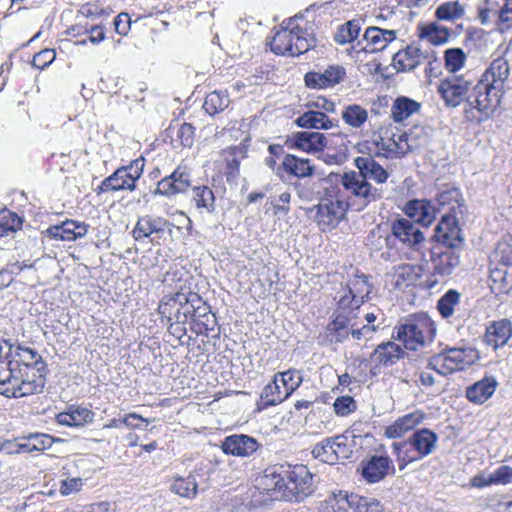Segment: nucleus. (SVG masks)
<instances>
[{
	"label": "nucleus",
	"instance_id": "2eb2a0df",
	"mask_svg": "<svg viewBox=\"0 0 512 512\" xmlns=\"http://www.w3.org/2000/svg\"><path fill=\"white\" fill-rule=\"evenodd\" d=\"M394 473L393 461L386 455H374L361 465V474L368 483L380 482Z\"/></svg>",
	"mask_w": 512,
	"mask_h": 512
},
{
	"label": "nucleus",
	"instance_id": "5fc2aeb1",
	"mask_svg": "<svg viewBox=\"0 0 512 512\" xmlns=\"http://www.w3.org/2000/svg\"><path fill=\"white\" fill-rule=\"evenodd\" d=\"M460 200L463 201L462 194H461V191L459 190V188H456V187L447 188V189L441 191L440 193H438V195H437V202L440 207L448 206L452 203H455V204H457V209H459V212L463 213V211H462L463 204L460 203ZM450 212H453L454 213L453 215H455L456 207L452 206L450 208Z\"/></svg>",
	"mask_w": 512,
	"mask_h": 512
},
{
	"label": "nucleus",
	"instance_id": "864d4df0",
	"mask_svg": "<svg viewBox=\"0 0 512 512\" xmlns=\"http://www.w3.org/2000/svg\"><path fill=\"white\" fill-rule=\"evenodd\" d=\"M276 375L281 383V387L284 388L285 395L288 396H290L303 381L301 372L296 369L278 372Z\"/></svg>",
	"mask_w": 512,
	"mask_h": 512
},
{
	"label": "nucleus",
	"instance_id": "13d9d810",
	"mask_svg": "<svg viewBox=\"0 0 512 512\" xmlns=\"http://www.w3.org/2000/svg\"><path fill=\"white\" fill-rule=\"evenodd\" d=\"M190 303H193L190 310V320L195 324L200 321L202 318L206 317V314L211 313L210 306L202 299V297L195 293L190 292Z\"/></svg>",
	"mask_w": 512,
	"mask_h": 512
},
{
	"label": "nucleus",
	"instance_id": "bf43d9fd",
	"mask_svg": "<svg viewBox=\"0 0 512 512\" xmlns=\"http://www.w3.org/2000/svg\"><path fill=\"white\" fill-rule=\"evenodd\" d=\"M444 59L447 69L456 72L463 67L466 55L461 48H450L445 51Z\"/></svg>",
	"mask_w": 512,
	"mask_h": 512
},
{
	"label": "nucleus",
	"instance_id": "1a4fd4ad",
	"mask_svg": "<svg viewBox=\"0 0 512 512\" xmlns=\"http://www.w3.org/2000/svg\"><path fill=\"white\" fill-rule=\"evenodd\" d=\"M471 86L472 82L464 76L452 75L440 81L438 93L448 107L455 108L466 101L470 110H473L469 101L473 89Z\"/></svg>",
	"mask_w": 512,
	"mask_h": 512
},
{
	"label": "nucleus",
	"instance_id": "aec40b11",
	"mask_svg": "<svg viewBox=\"0 0 512 512\" xmlns=\"http://www.w3.org/2000/svg\"><path fill=\"white\" fill-rule=\"evenodd\" d=\"M439 251H432L431 262L434 273L442 277L449 276L460 264L458 248H444Z\"/></svg>",
	"mask_w": 512,
	"mask_h": 512
},
{
	"label": "nucleus",
	"instance_id": "9d476101",
	"mask_svg": "<svg viewBox=\"0 0 512 512\" xmlns=\"http://www.w3.org/2000/svg\"><path fill=\"white\" fill-rule=\"evenodd\" d=\"M190 292H177L171 295H165L159 305L158 313L162 319L167 321H175L177 323H188L190 320Z\"/></svg>",
	"mask_w": 512,
	"mask_h": 512
},
{
	"label": "nucleus",
	"instance_id": "c03bdc74",
	"mask_svg": "<svg viewBox=\"0 0 512 512\" xmlns=\"http://www.w3.org/2000/svg\"><path fill=\"white\" fill-rule=\"evenodd\" d=\"M229 104L230 99L226 91H213L206 96L203 109L213 116L224 111Z\"/></svg>",
	"mask_w": 512,
	"mask_h": 512
},
{
	"label": "nucleus",
	"instance_id": "4c0bfd02",
	"mask_svg": "<svg viewBox=\"0 0 512 512\" xmlns=\"http://www.w3.org/2000/svg\"><path fill=\"white\" fill-rule=\"evenodd\" d=\"M491 289L497 295H508L512 290V272L507 264L496 266L490 271Z\"/></svg>",
	"mask_w": 512,
	"mask_h": 512
},
{
	"label": "nucleus",
	"instance_id": "bb28decb",
	"mask_svg": "<svg viewBox=\"0 0 512 512\" xmlns=\"http://www.w3.org/2000/svg\"><path fill=\"white\" fill-rule=\"evenodd\" d=\"M364 39L367 42L366 46L363 48L365 51H381L385 49L390 42L396 39V31L371 26L366 29Z\"/></svg>",
	"mask_w": 512,
	"mask_h": 512
},
{
	"label": "nucleus",
	"instance_id": "a19ab883",
	"mask_svg": "<svg viewBox=\"0 0 512 512\" xmlns=\"http://www.w3.org/2000/svg\"><path fill=\"white\" fill-rule=\"evenodd\" d=\"M288 397V395H285L284 388L281 387V383L276 374L273 380L263 388L260 395L264 407L278 405Z\"/></svg>",
	"mask_w": 512,
	"mask_h": 512
},
{
	"label": "nucleus",
	"instance_id": "774afa93",
	"mask_svg": "<svg viewBox=\"0 0 512 512\" xmlns=\"http://www.w3.org/2000/svg\"><path fill=\"white\" fill-rule=\"evenodd\" d=\"M333 407L334 412L343 417L356 410V402L351 396H341L336 398Z\"/></svg>",
	"mask_w": 512,
	"mask_h": 512
},
{
	"label": "nucleus",
	"instance_id": "c9c22d12",
	"mask_svg": "<svg viewBox=\"0 0 512 512\" xmlns=\"http://www.w3.org/2000/svg\"><path fill=\"white\" fill-rule=\"evenodd\" d=\"M399 140L405 147V153L426 147L430 142L429 129L423 126H414L408 133L399 135Z\"/></svg>",
	"mask_w": 512,
	"mask_h": 512
},
{
	"label": "nucleus",
	"instance_id": "603ef678",
	"mask_svg": "<svg viewBox=\"0 0 512 512\" xmlns=\"http://www.w3.org/2000/svg\"><path fill=\"white\" fill-rule=\"evenodd\" d=\"M450 36L446 27L431 23L424 27L421 32V38L426 39L433 45H441L448 41Z\"/></svg>",
	"mask_w": 512,
	"mask_h": 512
},
{
	"label": "nucleus",
	"instance_id": "e2e57ef3",
	"mask_svg": "<svg viewBox=\"0 0 512 512\" xmlns=\"http://www.w3.org/2000/svg\"><path fill=\"white\" fill-rule=\"evenodd\" d=\"M512 29V0H505L502 6H499V20L497 30L506 32Z\"/></svg>",
	"mask_w": 512,
	"mask_h": 512
},
{
	"label": "nucleus",
	"instance_id": "f704fd0d",
	"mask_svg": "<svg viewBox=\"0 0 512 512\" xmlns=\"http://www.w3.org/2000/svg\"><path fill=\"white\" fill-rule=\"evenodd\" d=\"M295 124L304 129H323L328 130L334 126V123L323 111L308 110L301 114Z\"/></svg>",
	"mask_w": 512,
	"mask_h": 512
},
{
	"label": "nucleus",
	"instance_id": "423d86ee",
	"mask_svg": "<svg viewBox=\"0 0 512 512\" xmlns=\"http://www.w3.org/2000/svg\"><path fill=\"white\" fill-rule=\"evenodd\" d=\"M323 512H382L380 502L373 498L348 494L344 491L333 493L322 504Z\"/></svg>",
	"mask_w": 512,
	"mask_h": 512
},
{
	"label": "nucleus",
	"instance_id": "49530a36",
	"mask_svg": "<svg viewBox=\"0 0 512 512\" xmlns=\"http://www.w3.org/2000/svg\"><path fill=\"white\" fill-rule=\"evenodd\" d=\"M343 121L353 128H360L368 119V112L365 108L358 104L346 106L342 111Z\"/></svg>",
	"mask_w": 512,
	"mask_h": 512
},
{
	"label": "nucleus",
	"instance_id": "4468645a",
	"mask_svg": "<svg viewBox=\"0 0 512 512\" xmlns=\"http://www.w3.org/2000/svg\"><path fill=\"white\" fill-rule=\"evenodd\" d=\"M170 227H173V224L163 217L145 215L140 217L136 222V225L132 230V235L136 241H140L155 234L156 237L151 239V242H154L156 238H161V235L165 233L166 228ZM169 231L171 232V229H169Z\"/></svg>",
	"mask_w": 512,
	"mask_h": 512
},
{
	"label": "nucleus",
	"instance_id": "79ce46f5",
	"mask_svg": "<svg viewBox=\"0 0 512 512\" xmlns=\"http://www.w3.org/2000/svg\"><path fill=\"white\" fill-rule=\"evenodd\" d=\"M423 269L419 265L402 264L395 268L394 278L397 287L410 286L421 277Z\"/></svg>",
	"mask_w": 512,
	"mask_h": 512
},
{
	"label": "nucleus",
	"instance_id": "0eeeda50",
	"mask_svg": "<svg viewBox=\"0 0 512 512\" xmlns=\"http://www.w3.org/2000/svg\"><path fill=\"white\" fill-rule=\"evenodd\" d=\"M317 213L316 222L325 230L326 228H335L345 217L349 208L348 201L342 196L340 191H331L326 197L315 206Z\"/></svg>",
	"mask_w": 512,
	"mask_h": 512
},
{
	"label": "nucleus",
	"instance_id": "680f3d73",
	"mask_svg": "<svg viewBox=\"0 0 512 512\" xmlns=\"http://www.w3.org/2000/svg\"><path fill=\"white\" fill-rule=\"evenodd\" d=\"M68 412L71 416L74 427L83 426L86 423H91L94 420V412L84 407H70Z\"/></svg>",
	"mask_w": 512,
	"mask_h": 512
},
{
	"label": "nucleus",
	"instance_id": "6e6552de",
	"mask_svg": "<svg viewBox=\"0 0 512 512\" xmlns=\"http://www.w3.org/2000/svg\"><path fill=\"white\" fill-rule=\"evenodd\" d=\"M340 184L349 196L359 199L364 208L370 203L382 199L384 196L382 188L371 185L355 171L345 172L341 176Z\"/></svg>",
	"mask_w": 512,
	"mask_h": 512
},
{
	"label": "nucleus",
	"instance_id": "473e14b6",
	"mask_svg": "<svg viewBox=\"0 0 512 512\" xmlns=\"http://www.w3.org/2000/svg\"><path fill=\"white\" fill-rule=\"evenodd\" d=\"M126 170L122 167L117 168L110 176L102 180L101 184L95 189L96 193L102 194L110 191L129 190L134 191L136 185L130 183L125 177Z\"/></svg>",
	"mask_w": 512,
	"mask_h": 512
},
{
	"label": "nucleus",
	"instance_id": "c756f323",
	"mask_svg": "<svg viewBox=\"0 0 512 512\" xmlns=\"http://www.w3.org/2000/svg\"><path fill=\"white\" fill-rule=\"evenodd\" d=\"M221 155L226 164L227 181L235 180L239 176L240 163L247 156L246 146L240 144L228 147L222 150Z\"/></svg>",
	"mask_w": 512,
	"mask_h": 512
},
{
	"label": "nucleus",
	"instance_id": "7ed1b4c3",
	"mask_svg": "<svg viewBox=\"0 0 512 512\" xmlns=\"http://www.w3.org/2000/svg\"><path fill=\"white\" fill-rule=\"evenodd\" d=\"M313 25L303 16L288 19L287 25L275 33L270 49L277 55L299 56L316 46Z\"/></svg>",
	"mask_w": 512,
	"mask_h": 512
},
{
	"label": "nucleus",
	"instance_id": "de8ad7c7",
	"mask_svg": "<svg viewBox=\"0 0 512 512\" xmlns=\"http://www.w3.org/2000/svg\"><path fill=\"white\" fill-rule=\"evenodd\" d=\"M464 6L459 1H448L439 5L435 11L438 20L454 21L463 17Z\"/></svg>",
	"mask_w": 512,
	"mask_h": 512
},
{
	"label": "nucleus",
	"instance_id": "f257e3e1",
	"mask_svg": "<svg viewBox=\"0 0 512 512\" xmlns=\"http://www.w3.org/2000/svg\"><path fill=\"white\" fill-rule=\"evenodd\" d=\"M47 364L38 352L15 341L13 374L17 378L6 397L20 398L41 393L46 384Z\"/></svg>",
	"mask_w": 512,
	"mask_h": 512
},
{
	"label": "nucleus",
	"instance_id": "f03ea898",
	"mask_svg": "<svg viewBox=\"0 0 512 512\" xmlns=\"http://www.w3.org/2000/svg\"><path fill=\"white\" fill-rule=\"evenodd\" d=\"M509 76V62L502 57L494 59L473 86L470 106L487 117L492 114L509 89Z\"/></svg>",
	"mask_w": 512,
	"mask_h": 512
},
{
	"label": "nucleus",
	"instance_id": "3c124183",
	"mask_svg": "<svg viewBox=\"0 0 512 512\" xmlns=\"http://www.w3.org/2000/svg\"><path fill=\"white\" fill-rule=\"evenodd\" d=\"M460 293L457 290H448L437 302V309L440 315L448 319L454 313L455 307L460 302Z\"/></svg>",
	"mask_w": 512,
	"mask_h": 512
},
{
	"label": "nucleus",
	"instance_id": "7c9ffc66",
	"mask_svg": "<svg viewBox=\"0 0 512 512\" xmlns=\"http://www.w3.org/2000/svg\"><path fill=\"white\" fill-rule=\"evenodd\" d=\"M498 382L494 377H484L466 389V397L470 402L483 404L494 394Z\"/></svg>",
	"mask_w": 512,
	"mask_h": 512
},
{
	"label": "nucleus",
	"instance_id": "c85d7f7f",
	"mask_svg": "<svg viewBox=\"0 0 512 512\" xmlns=\"http://www.w3.org/2000/svg\"><path fill=\"white\" fill-rule=\"evenodd\" d=\"M424 419V414L414 411L398 418L393 424L385 428L387 438L396 439L402 437L406 432L414 429Z\"/></svg>",
	"mask_w": 512,
	"mask_h": 512
},
{
	"label": "nucleus",
	"instance_id": "5701e85b",
	"mask_svg": "<svg viewBox=\"0 0 512 512\" xmlns=\"http://www.w3.org/2000/svg\"><path fill=\"white\" fill-rule=\"evenodd\" d=\"M88 232V225L83 222L66 220L60 225L51 226L47 229V234L56 240L73 241L84 237Z\"/></svg>",
	"mask_w": 512,
	"mask_h": 512
},
{
	"label": "nucleus",
	"instance_id": "8fccbe9b",
	"mask_svg": "<svg viewBox=\"0 0 512 512\" xmlns=\"http://www.w3.org/2000/svg\"><path fill=\"white\" fill-rule=\"evenodd\" d=\"M22 219L14 212L0 210V237L10 236L21 229Z\"/></svg>",
	"mask_w": 512,
	"mask_h": 512
},
{
	"label": "nucleus",
	"instance_id": "2f4dec72",
	"mask_svg": "<svg viewBox=\"0 0 512 512\" xmlns=\"http://www.w3.org/2000/svg\"><path fill=\"white\" fill-rule=\"evenodd\" d=\"M404 355L405 351L399 344L388 341L379 344L371 355V358L379 364L388 366L395 364L398 360L403 358Z\"/></svg>",
	"mask_w": 512,
	"mask_h": 512
},
{
	"label": "nucleus",
	"instance_id": "69168bd1",
	"mask_svg": "<svg viewBox=\"0 0 512 512\" xmlns=\"http://www.w3.org/2000/svg\"><path fill=\"white\" fill-rule=\"evenodd\" d=\"M145 166V159L143 157H139L129 163V165L121 166L126 170L125 177L132 182V184L136 185L138 179L142 176Z\"/></svg>",
	"mask_w": 512,
	"mask_h": 512
},
{
	"label": "nucleus",
	"instance_id": "e433bc0d",
	"mask_svg": "<svg viewBox=\"0 0 512 512\" xmlns=\"http://www.w3.org/2000/svg\"><path fill=\"white\" fill-rule=\"evenodd\" d=\"M199 469L196 468L187 477H175L170 489L180 497L193 499L197 496L199 483L197 482Z\"/></svg>",
	"mask_w": 512,
	"mask_h": 512
},
{
	"label": "nucleus",
	"instance_id": "dca6fc26",
	"mask_svg": "<svg viewBox=\"0 0 512 512\" xmlns=\"http://www.w3.org/2000/svg\"><path fill=\"white\" fill-rule=\"evenodd\" d=\"M393 240H399L409 248H417L423 241L424 235L417 224L410 219L400 218L395 220L391 226Z\"/></svg>",
	"mask_w": 512,
	"mask_h": 512
},
{
	"label": "nucleus",
	"instance_id": "a878e982",
	"mask_svg": "<svg viewBox=\"0 0 512 512\" xmlns=\"http://www.w3.org/2000/svg\"><path fill=\"white\" fill-rule=\"evenodd\" d=\"M404 212L417 223L428 226L435 218L436 208L428 200L414 199L407 202Z\"/></svg>",
	"mask_w": 512,
	"mask_h": 512
},
{
	"label": "nucleus",
	"instance_id": "b1692460",
	"mask_svg": "<svg viewBox=\"0 0 512 512\" xmlns=\"http://www.w3.org/2000/svg\"><path fill=\"white\" fill-rule=\"evenodd\" d=\"M355 166L359 170V174L366 181L373 180L377 184H383L388 179V172L371 156H359L354 160Z\"/></svg>",
	"mask_w": 512,
	"mask_h": 512
},
{
	"label": "nucleus",
	"instance_id": "a18cd8bd",
	"mask_svg": "<svg viewBox=\"0 0 512 512\" xmlns=\"http://www.w3.org/2000/svg\"><path fill=\"white\" fill-rule=\"evenodd\" d=\"M391 448L393 453L396 455L400 470H403L408 464L422 459L418 458V453L414 452V448L408 440L394 442Z\"/></svg>",
	"mask_w": 512,
	"mask_h": 512
},
{
	"label": "nucleus",
	"instance_id": "ddd939ff",
	"mask_svg": "<svg viewBox=\"0 0 512 512\" xmlns=\"http://www.w3.org/2000/svg\"><path fill=\"white\" fill-rule=\"evenodd\" d=\"M15 341L0 339V394H8L17 378L13 374V353Z\"/></svg>",
	"mask_w": 512,
	"mask_h": 512
},
{
	"label": "nucleus",
	"instance_id": "f3484780",
	"mask_svg": "<svg viewBox=\"0 0 512 512\" xmlns=\"http://www.w3.org/2000/svg\"><path fill=\"white\" fill-rule=\"evenodd\" d=\"M371 291L372 287L368 282V277L364 274L355 275L348 283V294L340 298L339 304L343 308L349 306L358 308L368 298Z\"/></svg>",
	"mask_w": 512,
	"mask_h": 512
},
{
	"label": "nucleus",
	"instance_id": "58836bf2",
	"mask_svg": "<svg viewBox=\"0 0 512 512\" xmlns=\"http://www.w3.org/2000/svg\"><path fill=\"white\" fill-rule=\"evenodd\" d=\"M421 104L405 96L397 97L391 107V117L397 122H403L411 115L419 112Z\"/></svg>",
	"mask_w": 512,
	"mask_h": 512
},
{
	"label": "nucleus",
	"instance_id": "4be33fe9",
	"mask_svg": "<svg viewBox=\"0 0 512 512\" xmlns=\"http://www.w3.org/2000/svg\"><path fill=\"white\" fill-rule=\"evenodd\" d=\"M327 145V138L323 133L302 131L294 133L290 139V147L307 153L322 151Z\"/></svg>",
	"mask_w": 512,
	"mask_h": 512
},
{
	"label": "nucleus",
	"instance_id": "338daca9",
	"mask_svg": "<svg viewBox=\"0 0 512 512\" xmlns=\"http://www.w3.org/2000/svg\"><path fill=\"white\" fill-rule=\"evenodd\" d=\"M28 438L35 452H43L49 449L55 441L52 436L45 433H30Z\"/></svg>",
	"mask_w": 512,
	"mask_h": 512
},
{
	"label": "nucleus",
	"instance_id": "09e8293b",
	"mask_svg": "<svg viewBox=\"0 0 512 512\" xmlns=\"http://www.w3.org/2000/svg\"><path fill=\"white\" fill-rule=\"evenodd\" d=\"M360 30L361 21L359 19L349 20L345 24L339 26L334 39L340 45L351 43L357 39Z\"/></svg>",
	"mask_w": 512,
	"mask_h": 512
},
{
	"label": "nucleus",
	"instance_id": "6ab92c4d",
	"mask_svg": "<svg viewBox=\"0 0 512 512\" xmlns=\"http://www.w3.org/2000/svg\"><path fill=\"white\" fill-rule=\"evenodd\" d=\"M281 170L297 179L309 178L315 173V165L308 158H302L293 154H287L281 165L277 168L276 174L281 177Z\"/></svg>",
	"mask_w": 512,
	"mask_h": 512
},
{
	"label": "nucleus",
	"instance_id": "4d7b16f0",
	"mask_svg": "<svg viewBox=\"0 0 512 512\" xmlns=\"http://www.w3.org/2000/svg\"><path fill=\"white\" fill-rule=\"evenodd\" d=\"M427 368L436 371L442 376L452 374L456 371L449 362V357L444 350L429 358Z\"/></svg>",
	"mask_w": 512,
	"mask_h": 512
},
{
	"label": "nucleus",
	"instance_id": "9b49d317",
	"mask_svg": "<svg viewBox=\"0 0 512 512\" xmlns=\"http://www.w3.org/2000/svg\"><path fill=\"white\" fill-rule=\"evenodd\" d=\"M191 186V172L186 167L179 166L157 183L154 195L172 197L187 192Z\"/></svg>",
	"mask_w": 512,
	"mask_h": 512
},
{
	"label": "nucleus",
	"instance_id": "37998d69",
	"mask_svg": "<svg viewBox=\"0 0 512 512\" xmlns=\"http://www.w3.org/2000/svg\"><path fill=\"white\" fill-rule=\"evenodd\" d=\"M193 201L197 209H204L207 213L212 214L216 210L215 195L213 190L206 186H193Z\"/></svg>",
	"mask_w": 512,
	"mask_h": 512
},
{
	"label": "nucleus",
	"instance_id": "a211bd4d",
	"mask_svg": "<svg viewBox=\"0 0 512 512\" xmlns=\"http://www.w3.org/2000/svg\"><path fill=\"white\" fill-rule=\"evenodd\" d=\"M428 57V51H422L420 47L411 44L394 54L393 64L397 71L407 72L414 70Z\"/></svg>",
	"mask_w": 512,
	"mask_h": 512
},
{
	"label": "nucleus",
	"instance_id": "72a5a7b5",
	"mask_svg": "<svg viewBox=\"0 0 512 512\" xmlns=\"http://www.w3.org/2000/svg\"><path fill=\"white\" fill-rule=\"evenodd\" d=\"M444 351L456 371L463 370L466 366L474 364L479 359L477 350L472 347H448Z\"/></svg>",
	"mask_w": 512,
	"mask_h": 512
},
{
	"label": "nucleus",
	"instance_id": "393cba45",
	"mask_svg": "<svg viewBox=\"0 0 512 512\" xmlns=\"http://www.w3.org/2000/svg\"><path fill=\"white\" fill-rule=\"evenodd\" d=\"M408 441L414 448V452L418 453V458L423 459L436 449L438 436L433 431L422 428L413 432Z\"/></svg>",
	"mask_w": 512,
	"mask_h": 512
},
{
	"label": "nucleus",
	"instance_id": "412c9836",
	"mask_svg": "<svg viewBox=\"0 0 512 512\" xmlns=\"http://www.w3.org/2000/svg\"><path fill=\"white\" fill-rule=\"evenodd\" d=\"M259 445L255 438L245 434H235L225 438L221 448L225 454L247 457L253 454Z\"/></svg>",
	"mask_w": 512,
	"mask_h": 512
},
{
	"label": "nucleus",
	"instance_id": "20e7f679",
	"mask_svg": "<svg viewBox=\"0 0 512 512\" xmlns=\"http://www.w3.org/2000/svg\"><path fill=\"white\" fill-rule=\"evenodd\" d=\"M436 326L427 314L412 315L394 328L392 338L404 348L417 351L434 341Z\"/></svg>",
	"mask_w": 512,
	"mask_h": 512
},
{
	"label": "nucleus",
	"instance_id": "6e6d98bb",
	"mask_svg": "<svg viewBox=\"0 0 512 512\" xmlns=\"http://www.w3.org/2000/svg\"><path fill=\"white\" fill-rule=\"evenodd\" d=\"M478 19L481 24L488 25L494 23L497 28L499 20V4L494 0H485L484 5L478 8Z\"/></svg>",
	"mask_w": 512,
	"mask_h": 512
},
{
	"label": "nucleus",
	"instance_id": "0e129e2a",
	"mask_svg": "<svg viewBox=\"0 0 512 512\" xmlns=\"http://www.w3.org/2000/svg\"><path fill=\"white\" fill-rule=\"evenodd\" d=\"M312 454L315 458L329 464H335L336 458L333 456V451L329 442V438L315 445L312 450Z\"/></svg>",
	"mask_w": 512,
	"mask_h": 512
},
{
	"label": "nucleus",
	"instance_id": "39448f33",
	"mask_svg": "<svg viewBox=\"0 0 512 512\" xmlns=\"http://www.w3.org/2000/svg\"><path fill=\"white\" fill-rule=\"evenodd\" d=\"M266 481L273 482V490L281 492L287 501L300 502L313 491V474L305 465H295L276 475L274 472L264 476Z\"/></svg>",
	"mask_w": 512,
	"mask_h": 512
},
{
	"label": "nucleus",
	"instance_id": "cd10ccee",
	"mask_svg": "<svg viewBox=\"0 0 512 512\" xmlns=\"http://www.w3.org/2000/svg\"><path fill=\"white\" fill-rule=\"evenodd\" d=\"M512 336V323L509 319H501L487 327L486 343L494 349L504 346Z\"/></svg>",
	"mask_w": 512,
	"mask_h": 512
},
{
	"label": "nucleus",
	"instance_id": "052dcab7",
	"mask_svg": "<svg viewBox=\"0 0 512 512\" xmlns=\"http://www.w3.org/2000/svg\"><path fill=\"white\" fill-rule=\"evenodd\" d=\"M329 442L333 451V456L336 458V462L339 460H345L349 458L351 450L347 443V437L344 435H338L329 438Z\"/></svg>",
	"mask_w": 512,
	"mask_h": 512
},
{
	"label": "nucleus",
	"instance_id": "f8f14e48",
	"mask_svg": "<svg viewBox=\"0 0 512 512\" xmlns=\"http://www.w3.org/2000/svg\"><path fill=\"white\" fill-rule=\"evenodd\" d=\"M436 241L443 246V248H458L463 246L464 238L462 236L461 228L456 221V214H447L442 216L441 221L435 228Z\"/></svg>",
	"mask_w": 512,
	"mask_h": 512
},
{
	"label": "nucleus",
	"instance_id": "ea45409f",
	"mask_svg": "<svg viewBox=\"0 0 512 512\" xmlns=\"http://www.w3.org/2000/svg\"><path fill=\"white\" fill-rule=\"evenodd\" d=\"M354 324L351 323V319L348 315L338 314L328 325L327 333L332 342H343L351 334V329Z\"/></svg>",
	"mask_w": 512,
	"mask_h": 512
}]
</instances>
